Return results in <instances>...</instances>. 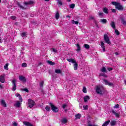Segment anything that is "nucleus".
Masks as SVG:
<instances>
[{"instance_id": "42", "label": "nucleus", "mask_w": 126, "mask_h": 126, "mask_svg": "<svg viewBox=\"0 0 126 126\" xmlns=\"http://www.w3.org/2000/svg\"><path fill=\"white\" fill-rule=\"evenodd\" d=\"M52 52H53L55 54L58 53V50H57V49L53 48L52 49Z\"/></svg>"}, {"instance_id": "32", "label": "nucleus", "mask_w": 126, "mask_h": 126, "mask_svg": "<svg viewBox=\"0 0 126 126\" xmlns=\"http://www.w3.org/2000/svg\"><path fill=\"white\" fill-rule=\"evenodd\" d=\"M55 17L56 19H59L60 18V13H59V12L56 13Z\"/></svg>"}, {"instance_id": "54", "label": "nucleus", "mask_w": 126, "mask_h": 126, "mask_svg": "<svg viewBox=\"0 0 126 126\" xmlns=\"http://www.w3.org/2000/svg\"><path fill=\"white\" fill-rule=\"evenodd\" d=\"M115 54L116 55V56H119V53L118 52H115Z\"/></svg>"}, {"instance_id": "46", "label": "nucleus", "mask_w": 126, "mask_h": 126, "mask_svg": "<svg viewBox=\"0 0 126 126\" xmlns=\"http://www.w3.org/2000/svg\"><path fill=\"white\" fill-rule=\"evenodd\" d=\"M115 33H116V34H117V35H120V32H119V31H118L117 30H116V29H115Z\"/></svg>"}, {"instance_id": "9", "label": "nucleus", "mask_w": 126, "mask_h": 126, "mask_svg": "<svg viewBox=\"0 0 126 126\" xmlns=\"http://www.w3.org/2000/svg\"><path fill=\"white\" fill-rule=\"evenodd\" d=\"M19 79L20 81H22V82H26V78H25L23 76H19Z\"/></svg>"}, {"instance_id": "24", "label": "nucleus", "mask_w": 126, "mask_h": 126, "mask_svg": "<svg viewBox=\"0 0 126 126\" xmlns=\"http://www.w3.org/2000/svg\"><path fill=\"white\" fill-rule=\"evenodd\" d=\"M55 73L61 74L62 73V70L60 69H57L55 70Z\"/></svg>"}, {"instance_id": "47", "label": "nucleus", "mask_w": 126, "mask_h": 126, "mask_svg": "<svg viewBox=\"0 0 126 126\" xmlns=\"http://www.w3.org/2000/svg\"><path fill=\"white\" fill-rule=\"evenodd\" d=\"M67 106V105H66V104H63L62 105V108H63V109H65V108H66Z\"/></svg>"}, {"instance_id": "39", "label": "nucleus", "mask_w": 126, "mask_h": 126, "mask_svg": "<svg viewBox=\"0 0 126 126\" xmlns=\"http://www.w3.org/2000/svg\"><path fill=\"white\" fill-rule=\"evenodd\" d=\"M100 76H104V77H108V76L104 73H101Z\"/></svg>"}, {"instance_id": "3", "label": "nucleus", "mask_w": 126, "mask_h": 126, "mask_svg": "<svg viewBox=\"0 0 126 126\" xmlns=\"http://www.w3.org/2000/svg\"><path fill=\"white\" fill-rule=\"evenodd\" d=\"M66 60L67 62H69V63H74L73 64L74 69V70H77L78 64L77 63H76V61H75V60L73 59H67Z\"/></svg>"}, {"instance_id": "18", "label": "nucleus", "mask_w": 126, "mask_h": 126, "mask_svg": "<svg viewBox=\"0 0 126 126\" xmlns=\"http://www.w3.org/2000/svg\"><path fill=\"white\" fill-rule=\"evenodd\" d=\"M112 113L114 114V115H115L116 118H120V114L115 112L114 110L112 111Z\"/></svg>"}, {"instance_id": "31", "label": "nucleus", "mask_w": 126, "mask_h": 126, "mask_svg": "<svg viewBox=\"0 0 126 126\" xmlns=\"http://www.w3.org/2000/svg\"><path fill=\"white\" fill-rule=\"evenodd\" d=\"M72 24H76V25H77L78 24L79 22L78 21H75L74 20L71 21Z\"/></svg>"}, {"instance_id": "48", "label": "nucleus", "mask_w": 126, "mask_h": 126, "mask_svg": "<svg viewBox=\"0 0 126 126\" xmlns=\"http://www.w3.org/2000/svg\"><path fill=\"white\" fill-rule=\"evenodd\" d=\"M15 18H16V17L14 16H12L11 17V19H13V20H14V19H15Z\"/></svg>"}, {"instance_id": "53", "label": "nucleus", "mask_w": 126, "mask_h": 126, "mask_svg": "<svg viewBox=\"0 0 126 126\" xmlns=\"http://www.w3.org/2000/svg\"><path fill=\"white\" fill-rule=\"evenodd\" d=\"M99 16H102V15H103V13H102V12L99 13Z\"/></svg>"}, {"instance_id": "58", "label": "nucleus", "mask_w": 126, "mask_h": 126, "mask_svg": "<svg viewBox=\"0 0 126 126\" xmlns=\"http://www.w3.org/2000/svg\"><path fill=\"white\" fill-rule=\"evenodd\" d=\"M66 17L68 18H70V16L67 15V16H66Z\"/></svg>"}, {"instance_id": "37", "label": "nucleus", "mask_w": 126, "mask_h": 126, "mask_svg": "<svg viewBox=\"0 0 126 126\" xmlns=\"http://www.w3.org/2000/svg\"><path fill=\"white\" fill-rule=\"evenodd\" d=\"M83 92L84 93H87V91L86 90V88L85 87H84L83 88Z\"/></svg>"}, {"instance_id": "15", "label": "nucleus", "mask_w": 126, "mask_h": 126, "mask_svg": "<svg viewBox=\"0 0 126 126\" xmlns=\"http://www.w3.org/2000/svg\"><path fill=\"white\" fill-rule=\"evenodd\" d=\"M1 104L2 106H3V107L6 108V103H5V101H4V100L2 99L1 100Z\"/></svg>"}, {"instance_id": "1", "label": "nucleus", "mask_w": 126, "mask_h": 126, "mask_svg": "<svg viewBox=\"0 0 126 126\" xmlns=\"http://www.w3.org/2000/svg\"><path fill=\"white\" fill-rule=\"evenodd\" d=\"M96 92L97 94H99L100 95H103L105 92L106 91V89L103 86L99 85L96 87Z\"/></svg>"}, {"instance_id": "57", "label": "nucleus", "mask_w": 126, "mask_h": 126, "mask_svg": "<svg viewBox=\"0 0 126 126\" xmlns=\"http://www.w3.org/2000/svg\"><path fill=\"white\" fill-rule=\"evenodd\" d=\"M0 89H2V86L0 85Z\"/></svg>"}, {"instance_id": "44", "label": "nucleus", "mask_w": 126, "mask_h": 126, "mask_svg": "<svg viewBox=\"0 0 126 126\" xmlns=\"http://www.w3.org/2000/svg\"><path fill=\"white\" fill-rule=\"evenodd\" d=\"M21 35L22 37H25V36H26V32H22L21 33Z\"/></svg>"}, {"instance_id": "20", "label": "nucleus", "mask_w": 126, "mask_h": 126, "mask_svg": "<svg viewBox=\"0 0 126 126\" xmlns=\"http://www.w3.org/2000/svg\"><path fill=\"white\" fill-rule=\"evenodd\" d=\"M47 63H49V64H50V65H55V64H56V63L51 61H47Z\"/></svg>"}, {"instance_id": "29", "label": "nucleus", "mask_w": 126, "mask_h": 126, "mask_svg": "<svg viewBox=\"0 0 126 126\" xmlns=\"http://www.w3.org/2000/svg\"><path fill=\"white\" fill-rule=\"evenodd\" d=\"M116 123H117V122H116L115 121H112L111 122L110 125L112 126H114L116 125Z\"/></svg>"}, {"instance_id": "11", "label": "nucleus", "mask_w": 126, "mask_h": 126, "mask_svg": "<svg viewBox=\"0 0 126 126\" xmlns=\"http://www.w3.org/2000/svg\"><path fill=\"white\" fill-rule=\"evenodd\" d=\"M4 76H5V75L0 76V82H1V83H4V81H5Z\"/></svg>"}, {"instance_id": "33", "label": "nucleus", "mask_w": 126, "mask_h": 126, "mask_svg": "<svg viewBox=\"0 0 126 126\" xmlns=\"http://www.w3.org/2000/svg\"><path fill=\"white\" fill-rule=\"evenodd\" d=\"M84 47L85 48V49H89V48H90V46H89V45L85 44L84 45Z\"/></svg>"}, {"instance_id": "26", "label": "nucleus", "mask_w": 126, "mask_h": 126, "mask_svg": "<svg viewBox=\"0 0 126 126\" xmlns=\"http://www.w3.org/2000/svg\"><path fill=\"white\" fill-rule=\"evenodd\" d=\"M75 116L76 119H80V118H81V114L78 113L76 114Z\"/></svg>"}, {"instance_id": "62", "label": "nucleus", "mask_w": 126, "mask_h": 126, "mask_svg": "<svg viewBox=\"0 0 126 126\" xmlns=\"http://www.w3.org/2000/svg\"><path fill=\"white\" fill-rule=\"evenodd\" d=\"M125 84L126 85V81H125Z\"/></svg>"}, {"instance_id": "22", "label": "nucleus", "mask_w": 126, "mask_h": 126, "mask_svg": "<svg viewBox=\"0 0 126 126\" xmlns=\"http://www.w3.org/2000/svg\"><path fill=\"white\" fill-rule=\"evenodd\" d=\"M103 12H104V13H106V14H108V13H109V12L108 11V8H107L106 7L103 8Z\"/></svg>"}, {"instance_id": "8", "label": "nucleus", "mask_w": 126, "mask_h": 126, "mask_svg": "<svg viewBox=\"0 0 126 126\" xmlns=\"http://www.w3.org/2000/svg\"><path fill=\"white\" fill-rule=\"evenodd\" d=\"M22 103V102H21V101H20H20H16V102L14 104V106H15V107H17V108H19V107H20V106H21Z\"/></svg>"}, {"instance_id": "2", "label": "nucleus", "mask_w": 126, "mask_h": 126, "mask_svg": "<svg viewBox=\"0 0 126 126\" xmlns=\"http://www.w3.org/2000/svg\"><path fill=\"white\" fill-rule=\"evenodd\" d=\"M112 4L115 6V8L118 10H124V6L121 4V3L116 1L112 2Z\"/></svg>"}, {"instance_id": "63", "label": "nucleus", "mask_w": 126, "mask_h": 126, "mask_svg": "<svg viewBox=\"0 0 126 126\" xmlns=\"http://www.w3.org/2000/svg\"><path fill=\"white\" fill-rule=\"evenodd\" d=\"M0 2H1V0H0Z\"/></svg>"}, {"instance_id": "60", "label": "nucleus", "mask_w": 126, "mask_h": 126, "mask_svg": "<svg viewBox=\"0 0 126 126\" xmlns=\"http://www.w3.org/2000/svg\"><path fill=\"white\" fill-rule=\"evenodd\" d=\"M45 1H50V0H44Z\"/></svg>"}, {"instance_id": "10", "label": "nucleus", "mask_w": 126, "mask_h": 126, "mask_svg": "<svg viewBox=\"0 0 126 126\" xmlns=\"http://www.w3.org/2000/svg\"><path fill=\"white\" fill-rule=\"evenodd\" d=\"M103 81L106 85H108L109 86H113L114 85L113 83L109 82L107 80H104Z\"/></svg>"}, {"instance_id": "38", "label": "nucleus", "mask_w": 126, "mask_h": 126, "mask_svg": "<svg viewBox=\"0 0 126 126\" xmlns=\"http://www.w3.org/2000/svg\"><path fill=\"white\" fill-rule=\"evenodd\" d=\"M83 108L84 110H88V105H84Z\"/></svg>"}, {"instance_id": "7", "label": "nucleus", "mask_w": 126, "mask_h": 126, "mask_svg": "<svg viewBox=\"0 0 126 126\" xmlns=\"http://www.w3.org/2000/svg\"><path fill=\"white\" fill-rule=\"evenodd\" d=\"M12 83L13 84L12 90L15 91L16 90V80L13 79L12 81Z\"/></svg>"}, {"instance_id": "35", "label": "nucleus", "mask_w": 126, "mask_h": 126, "mask_svg": "<svg viewBox=\"0 0 126 126\" xmlns=\"http://www.w3.org/2000/svg\"><path fill=\"white\" fill-rule=\"evenodd\" d=\"M122 24H124V25H126V20H125L124 19H122Z\"/></svg>"}, {"instance_id": "43", "label": "nucleus", "mask_w": 126, "mask_h": 126, "mask_svg": "<svg viewBox=\"0 0 126 126\" xmlns=\"http://www.w3.org/2000/svg\"><path fill=\"white\" fill-rule=\"evenodd\" d=\"M39 85L40 87H43V85H44V81L40 82Z\"/></svg>"}, {"instance_id": "50", "label": "nucleus", "mask_w": 126, "mask_h": 126, "mask_svg": "<svg viewBox=\"0 0 126 126\" xmlns=\"http://www.w3.org/2000/svg\"><path fill=\"white\" fill-rule=\"evenodd\" d=\"M13 126H17V123H16V122H14L13 123Z\"/></svg>"}, {"instance_id": "19", "label": "nucleus", "mask_w": 126, "mask_h": 126, "mask_svg": "<svg viewBox=\"0 0 126 126\" xmlns=\"http://www.w3.org/2000/svg\"><path fill=\"white\" fill-rule=\"evenodd\" d=\"M33 3H34V2H33L32 0H30L28 2H25V4L26 5H27V4H33Z\"/></svg>"}, {"instance_id": "13", "label": "nucleus", "mask_w": 126, "mask_h": 126, "mask_svg": "<svg viewBox=\"0 0 126 126\" xmlns=\"http://www.w3.org/2000/svg\"><path fill=\"white\" fill-rule=\"evenodd\" d=\"M110 25L111 27L113 28V29H114V30H116V24L115 23V22H111L110 23Z\"/></svg>"}, {"instance_id": "6", "label": "nucleus", "mask_w": 126, "mask_h": 126, "mask_svg": "<svg viewBox=\"0 0 126 126\" xmlns=\"http://www.w3.org/2000/svg\"><path fill=\"white\" fill-rule=\"evenodd\" d=\"M104 39L105 42H106L107 44H108L109 45H111V41H110V38H109V36H108V35L104 34Z\"/></svg>"}, {"instance_id": "16", "label": "nucleus", "mask_w": 126, "mask_h": 126, "mask_svg": "<svg viewBox=\"0 0 126 126\" xmlns=\"http://www.w3.org/2000/svg\"><path fill=\"white\" fill-rule=\"evenodd\" d=\"M89 99H90V98L89 97V96L85 95L84 97V101L86 102H87V101H88V100H89Z\"/></svg>"}, {"instance_id": "12", "label": "nucleus", "mask_w": 126, "mask_h": 126, "mask_svg": "<svg viewBox=\"0 0 126 126\" xmlns=\"http://www.w3.org/2000/svg\"><path fill=\"white\" fill-rule=\"evenodd\" d=\"M101 44V47L103 51V52H106V47H105V44L103 41H101L100 42Z\"/></svg>"}, {"instance_id": "28", "label": "nucleus", "mask_w": 126, "mask_h": 126, "mask_svg": "<svg viewBox=\"0 0 126 126\" xmlns=\"http://www.w3.org/2000/svg\"><path fill=\"white\" fill-rule=\"evenodd\" d=\"M109 124H110V120L106 121V122H105L103 125L102 126H108V125H109Z\"/></svg>"}, {"instance_id": "52", "label": "nucleus", "mask_w": 126, "mask_h": 126, "mask_svg": "<svg viewBox=\"0 0 126 126\" xmlns=\"http://www.w3.org/2000/svg\"><path fill=\"white\" fill-rule=\"evenodd\" d=\"M90 19V20L94 19V17L91 16V17H90V19Z\"/></svg>"}, {"instance_id": "14", "label": "nucleus", "mask_w": 126, "mask_h": 126, "mask_svg": "<svg viewBox=\"0 0 126 126\" xmlns=\"http://www.w3.org/2000/svg\"><path fill=\"white\" fill-rule=\"evenodd\" d=\"M23 124L26 126H34L33 125L28 122H24Z\"/></svg>"}, {"instance_id": "4", "label": "nucleus", "mask_w": 126, "mask_h": 126, "mask_svg": "<svg viewBox=\"0 0 126 126\" xmlns=\"http://www.w3.org/2000/svg\"><path fill=\"white\" fill-rule=\"evenodd\" d=\"M50 105L51 106V110L53 111V112H54V113H58V112H59V108L56 107L54 104L50 103Z\"/></svg>"}, {"instance_id": "34", "label": "nucleus", "mask_w": 126, "mask_h": 126, "mask_svg": "<svg viewBox=\"0 0 126 126\" xmlns=\"http://www.w3.org/2000/svg\"><path fill=\"white\" fill-rule=\"evenodd\" d=\"M75 6V4H71L69 5L70 8H74Z\"/></svg>"}, {"instance_id": "5", "label": "nucleus", "mask_w": 126, "mask_h": 126, "mask_svg": "<svg viewBox=\"0 0 126 126\" xmlns=\"http://www.w3.org/2000/svg\"><path fill=\"white\" fill-rule=\"evenodd\" d=\"M28 105L30 108H33L35 105V102L31 99H29L28 101Z\"/></svg>"}, {"instance_id": "64", "label": "nucleus", "mask_w": 126, "mask_h": 126, "mask_svg": "<svg viewBox=\"0 0 126 126\" xmlns=\"http://www.w3.org/2000/svg\"><path fill=\"white\" fill-rule=\"evenodd\" d=\"M0 40H1V39H0Z\"/></svg>"}, {"instance_id": "55", "label": "nucleus", "mask_w": 126, "mask_h": 126, "mask_svg": "<svg viewBox=\"0 0 126 126\" xmlns=\"http://www.w3.org/2000/svg\"><path fill=\"white\" fill-rule=\"evenodd\" d=\"M113 12H116V10L115 9H112Z\"/></svg>"}, {"instance_id": "40", "label": "nucleus", "mask_w": 126, "mask_h": 126, "mask_svg": "<svg viewBox=\"0 0 126 126\" xmlns=\"http://www.w3.org/2000/svg\"><path fill=\"white\" fill-rule=\"evenodd\" d=\"M22 66L23 67H26L27 66V64H26V63H23L22 64Z\"/></svg>"}, {"instance_id": "59", "label": "nucleus", "mask_w": 126, "mask_h": 126, "mask_svg": "<svg viewBox=\"0 0 126 126\" xmlns=\"http://www.w3.org/2000/svg\"><path fill=\"white\" fill-rule=\"evenodd\" d=\"M64 111H65V112H67V109H65L64 110Z\"/></svg>"}, {"instance_id": "21", "label": "nucleus", "mask_w": 126, "mask_h": 126, "mask_svg": "<svg viewBox=\"0 0 126 126\" xmlns=\"http://www.w3.org/2000/svg\"><path fill=\"white\" fill-rule=\"evenodd\" d=\"M61 122L62 124H66L67 123V120L66 118H63L61 120Z\"/></svg>"}, {"instance_id": "30", "label": "nucleus", "mask_w": 126, "mask_h": 126, "mask_svg": "<svg viewBox=\"0 0 126 126\" xmlns=\"http://www.w3.org/2000/svg\"><path fill=\"white\" fill-rule=\"evenodd\" d=\"M100 22H101L102 23H104L105 24L107 23V20H106L105 19H101Z\"/></svg>"}, {"instance_id": "41", "label": "nucleus", "mask_w": 126, "mask_h": 126, "mask_svg": "<svg viewBox=\"0 0 126 126\" xmlns=\"http://www.w3.org/2000/svg\"><path fill=\"white\" fill-rule=\"evenodd\" d=\"M58 4H60V5H63V3L61 0H59L57 2Z\"/></svg>"}, {"instance_id": "23", "label": "nucleus", "mask_w": 126, "mask_h": 126, "mask_svg": "<svg viewBox=\"0 0 126 126\" xmlns=\"http://www.w3.org/2000/svg\"><path fill=\"white\" fill-rule=\"evenodd\" d=\"M100 71H101V72H107V69L105 67H103L101 69H100Z\"/></svg>"}, {"instance_id": "45", "label": "nucleus", "mask_w": 126, "mask_h": 126, "mask_svg": "<svg viewBox=\"0 0 126 126\" xmlns=\"http://www.w3.org/2000/svg\"><path fill=\"white\" fill-rule=\"evenodd\" d=\"M120 107V105L119 104H116L114 106V109H119V107Z\"/></svg>"}, {"instance_id": "61", "label": "nucleus", "mask_w": 126, "mask_h": 126, "mask_svg": "<svg viewBox=\"0 0 126 126\" xmlns=\"http://www.w3.org/2000/svg\"><path fill=\"white\" fill-rule=\"evenodd\" d=\"M67 0V1H70V0Z\"/></svg>"}, {"instance_id": "49", "label": "nucleus", "mask_w": 126, "mask_h": 126, "mask_svg": "<svg viewBox=\"0 0 126 126\" xmlns=\"http://www.w3.org/2000/svg\"><path fill=\"white\" fill-rule=\"evenodd\" d=\"M23 91H25L26 92H29V90L27 89H24Z\"/></svg>"}, {"instance_id": "27", "label": "nucleus", "mask_w": 126, "mask_h": 126, "mask_svg": "<svg viewBox=\"0 0 126 126\" xmlns=\"http://www.w3.org/2000/svg\"><path fill=\"white\" fill-rule=\"evenodd\" d=\"M76 47H77L76 51H77V52H79V51H80L81 48H80V46H79V44H77Z\"/></svg>"}, {"instance_id": "17", "label": "nucleus", "mask_w": 126, "mask_h": 126, "mask_svg": "<svg viewBox=\"0 0 126 126\" xmlns=\"http://www.w3.org/2000/svg\"><path fill=\"white\" fill-rule=\"evenodd\" d=\"M15 96L16 97H19V100L21 101V102H22L23 100L22 99V97H21V95H20V94H16Z\"/></svg>"}, {"instance_id": "51", "label": "nucleus", "mask_w": 126, "mask_h": 126, "mask_svg": "<svg viewBox=\"0 0 126 126\" xmlns=\"http://www.w3.org/2000/svg\"><path fill=\"white\" fill-rule=\"evenodd\" d=\"M107 69H108V70H109V71H111V70H113V68L109 67V68H108Z\"/></svg>"}, {"instance_id": "25", "label": "nucleus", "mask_w": 126, "mask_h": 126, "mask_svg": "<svg viewBox=\"0 0 126 126\" xmlns=\"http://www.w3.org/2000/svg\"><path fill=\"white\" fill-rule=\"evenodd\" d=\"M8 65L9 64L8 63H6L4 66V69H5V70H8Z\"/></svg>"}, {"instance_id": "36", "label": "nucleus", "mask_w": 126, "mask_h": 126, "mask_svg": "<svg viewBox=\"0 0 126 126\" xmlns=\"http://www.w3.org/2000/svg\"><path fill=\"white\" fill-rule=\"evenodd\" d=\"M45 110L46 111H47L48 112H49V111H51V108H50V107H49V106H46L45 107Z\"/></svg>"}, {"instance_id": "56", "label": "nucleus", "mask_w": 126, "mask_h": 126, "mask_svg": "<svg viewBox=\"0 0 126 126\" xmlns=\"http://www.w3.org/2000/svg\"><path fill=\"white\" fill-rule=\"evenodd\" d=\"M20 7L21 8H22L23 9H24V7H23V6H21V5H20Z\"/></svg>"}]
</instances>
